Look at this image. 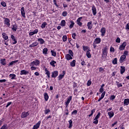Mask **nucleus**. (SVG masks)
Wrapping results in <instances>:
<instances>
[{
	"mask_svg": "<svg viewBox=\"0 0 129 129\" xmlns=\"http://www.w3.org/2000/svg\"><path fill=\"white\" fill-rule=\"evenodd\" d=\"M40 65V60L35 59L30 62V66H39Z\"/></svg>",
	"mask_w": 129,
	"mask_h": 129,
	"instance_id": "obj_1",
	"label": "nucleus"
},
{
	"mask_svg": "<svg viewBox=\"0 0 129 129\" xmlns=\"http://www.w3.org/2000/svg\"><path fill=\"white\" fill-rule=\"evenodd\" d=\"M4 24L7 27H8V28H10L11 26V20H10V19L5 18L4 19Z\"/></svg>",
	"mask_w": 129,
	"mask_h": 129,
	"instance_id": "obj_2",
	"label": "nucleus"
},
{
	"mask_svg": "<svg viewBox=\"0 0 129 129\" xmlns=\"http://www.w3.org/2000/svg\"><path fill=\"white\" fill-rule=\"evenodd\" d=\"M72 100V96H69L67 98V100L66 101V107L67 108L68 106H69V103H70V102Z\"/></svg>",
	"mask_w": 129,
	"mask_h": 129,
	"instance_id": "obj_3",
	"label": "nucleus"
},
{
	"mask_svg": "<svg viewBox=\"0 0 129 129\" xmlns=\"http://www.w3.org/2000/svg\"><path fill=\"white\" fill-rule=\"evenodd\" d=\"M126 46V42H123L121 45L119 47V50L120 51H122V50H124L125 49V46Z\"/></svg>",
	"mask_w": 129,
	"mask_h": 129,
	"instance_id": "obj_4",
	"label": "nucleus"
},
{
	"mask_svg": "<svg viewBox=\"0 0 129 129\" xmlns=\"http://www.w3.org/2000/svg\"><path fill=\"white\" fill-rule=\"evenodd\" d=\"M107 56V48H105L103 49L102 51V57L103 58H106Z\"/></svg>",
	"mask_w": 129,
	"mask_h": 129,
	"instance_id": "obj_5",
	"label": "nucleus"
},
{
	"mask_svg": "<svg viewBox=\"0 0 129 129\" xmlns=\"http://www.w3.org/2000/svg\"><path fill=\"white\" fill-rule=\"evenodd\" d=\"M29 115V112H22L21 114V118H26Z\"/></svg>",
	"mask_w": 129,
	"mask_h": 129,
	"instance_id": "obj_6",
	"label": "nucleus"
},
{
	"mask_svg": "<svg viewBox=\"0 0 129 129\" xmlns=\"http://www.w3.org/2000/svg\"><path fill=\"white\" fill-rule=\"evenodd\" d=\"M101 35L103 37L104 36H105V33H106V28H105V27H102L101 29Z\"/></svg>",
	"mask_w": 129,
	"mask_h": 129,
	"instance_id": "obj_7",
	"label": "nucleus"
},
{
	"mask_svg": "<svg viewBox=\"0 0 129 129\" xmlns=\"http://www.w3.org/2000/svg\"><path fill=\"white\" fill-rule=\"evenodd\" d=\"M21 13L23 18H26V12L25 11V8L22 7L21 9Z\"/></svg>",
	"mask_w": 129,
	"mask_h": 129,
	"instance_id": "obj_8",
	"label": "nucleus"
},
{
	"mask_svg": "<svg viewBox=\"0 0 129 129\" xmlns=\"http://www.w3.org/2000/svg\"><path fill=\"white\" fill-rule=\"evenodd\" d=\"M41 125V121H39L35 125H34L32 128V129H38L40 127V125Z\"/></svg>",
	"mask_w": 129,
	"mask_h": 129,
	"instance_id": "obj_9",
	"label": "nucleus"
},
{
	"mask_svg": "<svg viewBox=\"0 0 129 129\" xmlns=\"http://www.w3.org/2000/svg\"><path fill=\"white\" fill-rule=\"evenodd\" d=\"M27 74H29V71H28L23 70H21L20 72V75H27Z\"/></svg>",
	"mask_w": 129,
	"mask_h": 129,
	"instance_id": "obj_10",
	"label": "nucleus"
},
{
	"mask_svg": "<svg viewBox=\"0 0 129 129\" xmlns=\"http://www.w3.org/2000/svg\"><path fill=\"white\" fill-rule=\"evenodd\" d=\"M57 76H58V71H55L52 72V74L51 75V77H52V78H56Z\"/></svg>",
	"mask_w": 129,
	"mask_h": 129,
	"instance_id": "obj_11",
	"label": "nucleus"
},
{
	"mask_svg": "<svg viewBox=\"0 0 129 129\" xmlns=\"http://www.w3.org/2000/svg\"><path fill=\"white\" fill-rule=\"evenodd\" d=\"M82 19V17H80L78 18V19L77 20V25H78L80 27L82 26V22H81Z\"/></svg>",
	"mask_w": 129,
	"mask_h": 129,
	"instance_id": "obj_12",
	"label": "nucleus"
},
{
	"mask_svg": "<svg viewBox=\"0 0 129 129\" xmlns=\"http://www.w3.org/2000/svg\"><path fill=\"white\" fill-rule=\"evenodd\" d=\"M65 71L62 72V75H59L58 77V80H62V79L64 78V76H65Z\"/></svg>",
	"mask_w": 129,
	"mask_h": 129,
	"instance_id": "obj_13",
	"label": "nucleus"
},
{
	"mask_svg": "<svg viewBox=\"0 0 129 129\" xmlns=\"http://www.w3.org/2000/svg\"><path fill=\"white\" fill-rule=\"evenodd\" d=\"M87 27L89 30H91L92 29V21H90L87 23Z\"/></svg>",
	"mask_w": 129,
	"mask_h": 129,
	"instance_id": "obj_14",
	"label": "nucleus"
},
{
	"mask_svg": "<svg viewBox=\"0 0 129 129\" xmlns=\"http://www.w3.org/2000/svg\"><path fill=\"white\" fill-rule=\"evenodd\" d=\"M92 11L93 15L94 16H95V15H96L97 12H96V8H95V6L94 5L92 6Z\"/></svg>",
	"mask_w": 129,
	"mask_h": 129,
	"instance_id": "obj_15",
	"label": "nucleus"
},
{
	"mask_svg": "<svg viewBox=\"0 0 129 129\" xmlns=\"http://www.w3.org/2000/svg\"><path fill=\"white\" fill-rule=\"evenodd\" d=\"M38 45H39V43H38L37 41H35L33 42L32 44H30L29 45V47L30 48H32L33 47H36V46H38Z\"/></svg>",
	"mask_w": 129,
	"mask_h": 129,
	"instance_id": "obj_16",
	"label": "nucleus"
},
{
	"mask_svg": "<svg viewBox=\"0 0 129 129\" xmlns=\"http://www.w3.org/2000/svg\"><path fill=\"white\" fill-rule=\"evenodd\" d=\"M0 62H1V64H2V65L3 66H5L7 65V61H6V59L4 58V59H1L0 60Z\"/></svg>",
	"mask_w": 129,
	"mask_h": 129,
	"instance_id": "obj_17",
	"label": "nucleus"
},
{
	"mask_svg": "<svg viewBox=\"0 0 129 129\" xmlns=\"http://www.w3.org/2000/svg\"><path fill=\"white\" fill-rule=\"evenodd\" d=\"M101 42V39L100 38H96L94 41V43L96 44H99Z\"/></svg>",
	"mask_w": 129,
	"mask_h": 129,
	"instance_id": "obj_18",
	"label": "nucleus"
},
{
	"mask_svg": "<svg viewBox=\"0 0 129 129\" xmlns=\"http://www.w3.org/2000/svg\"><path fill=\"white\" fill-rule=\"evenodd\" d=\"M66 59H67V60L69 61V60H71V59H73V58H72V57L71 56V55H70V54H67L66 55Z\"/></svg>",
	"mask_w": 129,
	"mask_h": 129,
	"instance_id": "obj_19",
	"label": "nucleus"
},
{
	"mask_svg": "<svg viewBox=\"0 0 129 129\" xmlns=\"http://www.w3.org/2000/svg\"><path fill=\"white\" fill-rule=\"evenodd\" d=\"M90 52H91V50L88 49L86 52V56L88 58H91V54H90Z\"/></svg>",
	"mask_w": 129,
	"mask_h": 129,
	"instance_id": "obj_20",
	"label": "nucleus"
},
{
	"mask_svg": "<svg viewBox=\"0 0 129 129\" xmlns=\"http://www.w3.org/2000/svg\"><path fill=\"white\" fill-rule=\"evenodd\" d=\"M11 39H12V41H14V42L13 43L14 45L17 44V41L16 38H15V36L11 35Z\"/></svg>",
	"mask_w": 129,
	"mask_h": 129,
	"instance_id": "obj_21",
	"label": "nucleus"
},
{
	"mask_svg": "<svg viewBox=\"0 0 129 129\" xmlns=\"http://www.w3.org/2000/svg\"><path fill=\"white\" fill-rule=\"evenodd\" d=\"M44 98L45 101H48V99H49V95H48V93H44Z\"/></svg>",
	"mask_w": 129,
	"mask_h": 129,
	"instance_id": "obj_22",
	"label": "nucleus"
},
{
	"mask_svg": "<svg viewBox=\"0 0 129 129\" xmlns=\"http://www.w3.org/2000/svg\"><path fill=\"white\" fill-rule=\"evenodd\" d=\"M108 115H109V118H111V117H113V115H114V113H113V111L108 112Z\"/></svg>",
	"mask_w": 129,
	"mask_h": 129,
	"instance_id": "obj_23",
	"label": "nucleus"
},
{
	"mask_svg": "<svg viewBox=\"0 0 129 129\" xmlns=\"http://www.w3.org/2000/svg\"><path fill=\"white\" fill-rule=\"evenodd\" d=\"M12 30L14 32H17V30H18V25L17 24H14L13 25Z\"/></svg>",
	"mask_w": 129,
	"mask_h": 129,
	"instance_id": "obj_24",
	"label": "nucleus"
},
{
	"mask_svg": "<svg viewBox=\"0 0 129 129\" xmlns=\"http://www.w3.org/2000/svg\"><path fill=\"white\" fill-rule=\"evenodd\" d=\"M125 58H126V56L124 55H122L120 57V60L121 62H124V60L125 59Z\"/></svg>",
	"mask_w": 129,
	"mask_h": 129,
	"instance_id": "obj_25",
	"label": "nucleus"
},
{
	"mask_svg": "<svg viewBox=\"0 0 129 129\" xmlns=\"http://www.w3.org/2000/svg\"><path fill=\"white\" fill-rule=\"evenodd\" d=\"M120 68V73L121 74H123V73L125 72V67L123 66H121Z\"/></svg>",
	"mask_w": 129,
	"mask_h": 129,
	"instance_id": "obj_26",
	"label": "nucleus"
},
{
	"mask_svg": "<svg viewBox=\"0 0 129 129\" xmlns=\"http://www.w3.org/2000/svg\"><path fill=\"white\" fill-rule=\"evenodd\" d=\"M38 41L40 42V44H41V45H43V44L45 43V40H44L43 38H38Z\"/></svg>",
	"mask_w": 129,
	"mask_h": 129,
	"instance_id": "obj_27",
	"label": "nucleus"
},
{
	"mask_svg": "<svg viewBox=\"0 0 129 129\" xmlns=\"http://www.w3.org/2000/svg\"><path fill=\"white\" fill-rule=\"evenodd\" d=\"M45 74L47 75V77H48V78H50V72L48 71V69L47 68L45 69Z\"/></svg>",
	"mask_w": 129,
	"mask_h": 129,
	"instance_id": "obj_28",
	"label": "nucleus"
},
{
	"mask_svg": "<svg viewBox=\"0 0 129 129\" xmlns=\"http://www.w3.org/2000/svg\"><path fill=\"white\" fill-rule=\"evenodd\" d=\"M2 36H3V39H4V40H8V39H9V36L7 35V34H6V33H3Z\"/></svg>",
	"mask_w": 129,
	"mask_h": 129,
	"instance_id": "obj_29",
	"label": "nucleus"
},
{
	"mask_svg": "<svg viewBox=\"0 0 129 129\" xmlns=\"http://www.w3.org/2000/svg\"><path fill=\"white\" fill-rule=\"evenodd\" d=\"M71 24L70 25L69 28L70 29H72L73 27H74V25H75V23L72 20L70 21Z\"/></svg>",
	"mask_w": 129,
	"mask_h": 129,
	"instance_id": "obj_30",
	"label": "nucleus"
},
{
	"mask_svg": "<svg viewBox=\"0 0 129 129\" xmlns=\"http://www.w3.org/2000/svg\"><path fill=\"white\" fill-rule=\"evenodd\" d=\"M42 53L44 55H47V54H48V48H44L43 49V51H42Z\"/></svg>",
	"mask_w": 129,
	"mask_h": 129,
	"instance_id": "obj_31",
	"label": "nucleus"
},
{
	"mask_svg": "<svg viewBox=\"0 0 129 129\" xmlns=\"http://www.w3.org/2000/svg\"><path fill=\"white\" fill-rule=\"evenodd\" d=\"M70 65L72 66V67H75V65H76V60H73L72 62H71Z\"/></svg>",
	"mask_w": 129,
	"mask_h": 129,
	"instance_id": "obj_32",
	"label": "nucleus"
},
{
	"mask_svg": "<svg viewBox=\"0 0 129 129\" xmlns=\"http://www.w3.org/2000/svg\"><path fill=\"white\" fill-rule=\"evenodd\" d=\"M123 102H124V105H128L129 99H124Z\"/></svg>",
	"mask_w": 129,
	"mask_h": 129,
	"instance_id": "obj_33",
	"label": "nucleus"
},
{
	"mask_svg": "<svg viewBox=\"0 0 129 129\" xmlns=\"http://www.w3.org/2000/svg\"><path fill=\"white\" fill-rule=\"evenodd\" d=\"M60 25L62 27H65V26H66V21H65L64 20H62L60 23Z\"/></svg>",
	"mask_w": 129,
	"mask_h": 129,
	"instance_id": "obj_34",
	"label": "nucleus"
},
{
	"mask_svg": "<svg viewBox=\"0 0 129 129\" xmlns=\"http://www.w3.org/2000/svg\"><path fill=\"white\" fill-rule=\"evenodd\" d=\"M18 62H19V60L12 61L10 63L9 66H12V65H14V64H16V63H18Z\"/></svg>",
	"mask_w": 129,
	"mask_h": 129,
	"instance_id": "obj_35",
	"label": "nucleus"
},
{
	"mask_svg": "<svg viewBox=\"0 0 129 129\" xmlns=\"http://www.w3.org/2000/svg\"><path fill=\"white\" fill-rule=\"evenodd\" d=\"M10 78H11V79L14 80V79H16V75L12 74H10L9 75Z\"/></svg>",
	"mask_w": 129,
	"mask_h": 129,
	"instance_id": "obj_36",
	"label": "nucleus"
},
{
	"mask_svg": "<svg viewBox=\"0 0 129 129\" xmlns=\"http://www.w3.org/2000/svg\"><path fill=\"white\" fill-rule=\"evenodd\" d=\"M46 26H47V22H43L41 26V29H45Z\"/></svg>",
	"mask_w": 129,
	"mask_h": 129,
	"instance_id": "obj_37",
	"label": "nucleus"
},
{
	"mask_svg": "<svg viewBox=\"0 0 129 129\" xmlns=\"http://www.w3.org/2000/svg\"><path fill=\"white\" fill-rule=\"evenodd\" d=\"M56 62L55 61V60H51V61L50 62V64L51 66H52V67H55V64H56Z\"/></svg>",
	"mask_w": 129,
	"mask_h": 129,
	"instance_id": "obj_38",
	"label": "nucleus"
},
{
	"mask_svg": "<svg viewBox=\"0 0 129 129\" xmlns=\"http://www.w3.org/2000/svg\"><path fill=\"white\" fill-rule=\"evenodd\" d=\"M69 128H71V127H72V126L73 125V124H72L73 121H72V120L71 119L69 121Z\"/></svg>",
	"mask_w": 129,
	"mask_h": 129,
	"instance_id": "obj_39",
	"label": "nucleus"
},
{
	"mask_svg": "<svg viewBox=\"0 0 129 129\" xmlns=\"http://www.w3.org/2000/svg\"><path fill=\"white\" fill-rule=\"evenodd\" d=\"M95 112V109H94L92 110H91V114L89 115V117H90L91 116H92L93 115V113Z\"/></svg>",
	"mask_w": 129,
	"mask_h": 129,
	"instance_id": "obj_40",
	"label": "nucleus"
},
{
	"mask_svg": "<svg viewBox=\"0 0 129 129\" xmlns=\"http://www.w3.org/2000/svg\"><path fill=\"white\" fill-rule=\"evenodd\" d=\"M112 63L114 65H115L116 64H117V58H115L113 60H112Z\"/></svg>",
	"mask_w": 129,
	"mask_h": 129,
	"instance_id": "obj_41",
	"label": "nucleus"
},
{
	"mask_svg": "<svg viewBox=\"0 0 129 129\" xmlns=\"http://www.w3.org/2000/svg\"><path fill=\"white\" fill-rule=\"evenodd\" d=\"M101 115V113L100 112H98L97 115L95 116V119H98V118L100 117Z\"/></svg>",
	"mask_w": 129,
	"mask_h": 129,
	"instance_id": "obj_42",
	"label": "nucleus"
},
{
	"mask_svg": "<svg viewBox=\"0 0 129 129\" xmlns=\"http://www.w3.org/2000/svg\"><path fill=\"white\" fill-rule=\"evenodd\" d=\"M116 85L118 86V88H119V87H122V84L121 83H119L118 82H116Z\"/></svg>",
	"mask_w": 129,
	"mask_h": 129,
	"instance_id": "obj_43",
	"label": "nucleus"
},
{
	"mask_svg": "<svg viewBox=\"0 0 129 129\" xmlns=\"http://www.w3.org/2000/svg\"><path fill=\"white\" fill-rule=\"evenodd\" d=\"M62 41H63V42H66V41H67V36H66V35L63 36Z\"/></svg>",
	"mask_w": 129,
	"mask_h": 129,
	"instance_id": "obj_44",
	"label": "nucleus"
},
{
	"mask_svg": "<svg viewBox=\"0 0 129 129\" xmlns=\"http://www.w3.org/2000/svg\"><path fill=\"white\" fill-rule=\"evenodd\" d=\"M51 110H49V109H46L44 110V113L45 114H48L49 112H50Z\"/></svg>",
	"mask_w": 129,
	"mask_h": 129,
	"instance_id": "obj_45",
	"label": "nucleus"
},
{
	"mask_svg": "<svg viewBox=\"0 0 129 129\" xmlns=\"http://www.w3.org/2000/svg\"><path fill=\"white\" fill-rule=\"evenodd\" d=\"M50 52L51 53L52 56H53V57H56V52L53 50H51Z\"/></svg>",
	"mask_w": 129,
	"mask_h": 129,
	"instance_id": "obj_46",
	"label": "nucleus"
},
{
	"mask_svg": "<svg viewBox=\"0 0 129 129\" xmlns=\"http://www.w3.org/2000/svg\"><path fill=\"white\" fill-rule=\"evenodd\" d=\"M83 51H86V50H89V47L88 46H83Z\"/></svg>",
	"mask_w": 129,
	"mask_h": 129,
	"instance_id": "obj_47",
	"label": "nucleus"
},
{
	"mask_svg": "<svg viewBox=\"0 0 129 129\" xmlns=\"http://www.w3.org/2000/svg\"><path fill=\"white\" fill-rule=\"evenodd\" d=\"M31 67L30 69L32 71L36 70L37 67H34V66H30Z\"/></svg>",
	"mask_w": 129,
	"mask_h": 129,
	"instance_id": "obj_48",
	"label": "nucleus"
},
{
	"mask_svg": "<svg viewBox=\"0 0 129 129\" xmlns=\"http://www.w3.org/2000/svg\"><path fill=\"white\" fill-rule=\"evenodd\" d=\"M68 14V13H67V12H66V11H63V12H62V16L63 17H67Z\"/></svg>",
	"mask_w": 129,
	"mask_h": 129,
	"instance_id": "obj_49",
	"label": "nucleus"
},
{
	"mask_svg": "<svg viewBox=\"0 0 129 129\" xmlns=\"http://www.w3.org/2000/svg\"><path fill=\"white\" fill-rule=\"evenodd\" d=\"M0 129H8V124H4Z\"/></svg>",
	"mask_w": 129,
	"mask_h": 129,
	"instance_id": "obj_50",
	"label": "nucleus"
},
{
	"mask_svg": "<svg viewBox=\"0 0 129 129\" xmlns=\"http://www.w3.org/2000/svg\"><path fill=\"white\" fill-rule=\"evenodd\" d=\"M99 72H100L101 73H103V72H104V69L102 68L101 67L99 68Z\"/></svg>",
	"mask_w": 129,
	"mask_h": 129,
	"instance_id": "obj_51",
	"label": "nucleus"
},
{
	"mask_svg": "<svg viewBox=\"0 0 129 129\" xmlns=\"http://www.w3.org/2000/svg\"><path fill=\"white\" fill-rule=\"evenodd\" d=\"M124 56H128V51L127 50H125L123 52V54Z\"/></svg>",
	"mask_w": 129,
	"mask_h": 129,
	"instance_id": "obj_52",
	"label": "nucleus"
},
{
	"mask_svg": "<svg viewBox=\"0 0 129 129\" xmlns=\"http://www.w3.org/2000/svg\"><path fill=\"white\" fill-rule=\"evenodd\" d=\"M72 36L73 39H74L75 40H76V37L77 36L76 33H73L72 34Z\"/></svg>",
	"mask_w": 129,
	"mask_h": 129,
	"instance_id": "obj_53",
	"label": "nucleus"
},
{
	"mask_svg": "<svg viewBox=\"0 0 129 129\" xmlns=\"http://www.w3.org/2000/svg\"><path fill=\"white\" fill-rule=\"evenodd\" d=\"M1 5L3 7H4V8H5V7H7V4L5 2H2Z\"/></svg>",
	"mask_w": 129,
	"mask_h": 129,
	"instance_id": "obj_54",
	"label": "nucleus"
},
{
	"mask_svg": "<svg viewBox=\"0 0 129 129\" xmlns=\"http://www.w3.org/2000/svg\"><path fill=\"white\" fill-rule=\"evenodd\" d=\"M77 112L78 111L77 110H75L72 112V115H73L74 114H77Z\"/></svg>",
	"mask_w": 129,
	"mask_h": 129,
	"instance_id": "obj_55",
	"label": "nucleus"
},
{
	"mask_svg": "<svg viewBox=\"0 0 129 129\" xmlns=\"http://www.w3.org/2000/svg\"><path fill=\"white\" fill-rule=\"evenodd\" d=\"M69 53L71 55V56H73L74 55V53H73V51H72L71 50H69Z\"/></svg>",
	"mask_w": 129,
	"mask_h": 129,
	"instance_id": "obj_56",
	"label": "nucleus"
},
{
	"mask_svg": "<svg viewBox=\"0 0 129 129\" xmlns=\"http://www.w3.org/2000/svg\"><path fill=\"white\" fill-rule=\"evenodd\" d=\"M38 32H39V30H38V29H35V30L33 31V34H34V35H35V34H38Z\"/></svg>",
	"mask_w": 129,
	"mask_h": 129,
	"instance_id": "obj_57",
	"label": "nucleus"
},
{
	"mask_svg": "<svg viewBox=\"0 0 129 129\" xmlns=\"http://www.w3.org/2000/svg\"><path fill=\"white\" fill-rule=\"evenodd\" d=\"M53 3H54V5H55V6H56L57 8L59 7V6L57 5V0H53Z\"/></svg>",
	"mask_w": 129,
	"mask_h": 129,
	"instance_id": "obj_58",
	"label": "nucleus"
},
{
	"mask_svg": "<svg viewBox=\"0 0 129 129\" xmlns=\"http://www.w3.org/2000/svg\"><path fill=\"white\" fill-rule=\"evenodd\" d=\"M94 120H95V121H94L93 122V123H94L95 124H97V123H98V119H94Z\"/></svg>",
	"mask_w": 129,
	"mask_h": 129,
	"instance_id": "obj_59",
	"label": "nucleus"
},
{
	"mask_svg": "<svg viewBox=\"0 0 129 129\" xmlns=\"http://www.w3.org/2000/svg\"><path fill=\"white\" fill-rule=\"evenodd\" d=\"M110 99L111 100H113L114 99H115V96L111 95Z\"/></svg>",
	"mask_w": 129,
	"mask_h": 129,
	"instance_id": "obj_60",
	"label": "nucleus"
},
{
	"mask_svg": "<svg viewBox=\"0 0 129 129\" xmlns=\"http://www.w3.org/2000/svg\"><path fill=\"white\" fill-rule=\"evenodd\" d=\"M116 43H120V38L119 37L117 38L116 39Z\"/></svg>",
	"mask_w": 129,
	"mask_h": 129,
	"instance_id": "obj_61",
	"label": "nucleus"
},
{
	"mask_svg": "<svg viewBox=\"0 0 129 129\" xmlns=\"http://www.w3.org/2000/svg\"><path fill=\"white\" fill-rule=\"evenodd\" d=\"M105 95V91L103 92L102 93L101 96V97L102 98H103L104 97Z\"/></svg>",
	"mask_w": 129,
	"mask_h": 129,
	"instance_id": "obj_62",
	"label": "nucleus"
},
{
	"mask_svg": "<svg viewBox=\"0 0 129 129\" xmlns=\"http://www.w3.org/2000/svg\"><path fill=\"white\" fill-rule=\"evenodd\" d=\"M77 86H78L77 83H76L75 82H74L73 83V87H74V88H75L76 87H77Z\"/></svg>",
	"mask_w": 129,
	"mask_h": 129,
	"instance_id": "obj_63",
	"label": "nucleus"
},
{
	"mask_svg": "<svg viewBox=\"0 0 129 129\" xmlns=\"http://www.w3.org/2000/svg\"><path fill=\"white\" fill-rule=\"evenodd\" d=\"M110 52H114V48L111 47L110 48Z\"/></svg>",
	"mask_w": 129,
	"mask_h": 129,
	"instance_id": "obj_64",
	"label": "nucleus"
}]
</instances>
